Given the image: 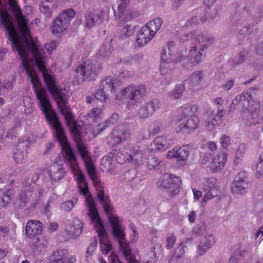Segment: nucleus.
Masks as SVG:
<instances>
[{
	"label": "nucleus",
	"mask_w": 263,
	"mask_h": 263,
	"mask_svg": "<svg viewBox=\"0 0 263 263\" xmlns=\"http://www.w3.org/2000/svg\"><path fill=\"white\" fill-rule=\"evenodd\" d=\"M234 84V80L231 79L228 80L225 84L221 86V88L224 91L230 90L233 86Z\"/></svg>",
	"instance_id": "69168bd1"
},
{
	"label": "nucleus",
	"mask_w": 263,
	"mask_h": 263,
	"mask_svg": "<svg viewBox=\"0 0 263 263\" xmlns=\"http://www.w3.org/2000/svg\"><path fill=\"white\" fill-rule=\"evenodd\" d=\"M114 156V153H110L102 158L101 164L104 171H110L114 168V164L112 163Z\"/></svg>",
	"instance_id": "2f4dec72"
},
{
	"label": "nucleus",
	"mask_w": 263,
	"mask_h": 263,
	"mask_svg": "<svg viewBox=\"0 0 263 263\" xmlns=\"http://www.w3.org/2000/svg\"><path fill=\"white\" fill-rule=\"evenodd\" d=\"M161 63L160 65V72L162 74H165L167 72L170 67V64L172 61L171 59L166 58V49H164L161 53Z\"/></svg>",
	"instance_id": "72a5a7b5"
},
{
	"label": "nucleus",
	"mask_w": 263,
	"mask_h": 263,
	"mask_svg": "<svg viewBox=\"0 0 263 263\" xmlns=\"http://www.w3.org/2000/svg\"><path fill=\"white\" fill-rule=\"evenodd\" d=\"M184 247V245L183 243H181L178 248L175 250L173 255L171 257L170 261H177L184 255L185 253Z\"/></svg>",
	"instance_id": "8fccbe9b"
},
{
	"label": "nucleus",
	"mask_w": 263,
	"mask_h": 263,
	"mask_svg": "<svg viewBox=\"0 0 263 263\" xmlns=\"http://www.w3.org/2000/svg\"><path fill=\"white\" fill-rule=\"evenodd\" d=\"M256 177H260L263 175V162L259 161L256 166Z\"/></svg>",
	"instance_id": "0e129e2a"
},
{
	"label": "nucleus",
	"mask_w": 263,
	"mask_h": 263,
	"mask_svg": "<svg viewBox=\"0 0 263 263\" xmlns=\"http://www.w3.org/2000/svg\"><path fill=\"white\" fill-rule=\"evenodd\" d=\"M146 95V87L145 85H130L122 90L120 94L117 95L116 98L118 100L126 102L128 109H130L135 104L143 101L145 98Z\"/></svg>",
	"instance_id": "39448f33"
},
{
	"label": "nucleus",
	"mask_w": 263,
	"mask_h": 263,
	"mask_svg": "<svg viewBox=\"0 0 263 263\" xmlns=\"http://www.w3.org/2000/svg\"><path fill=\"white\" fill-rule=\"evenodd\" d=\"M203 78L202 72L197 71L192 73L189 78L190 83L193 86H197L200 84Z\"/></svg>",
	"instance_id": "c03bdc74"
},
{
	"label": "nucleus",
	"mask_w": 263,
	"mask_h": 263,
	"mask_svg": "<svg viewBox=\"0 0 263 263\" xmlns=\"http://www.w3.org/2000/svg\"><path fill=\"white\" fill-rule=\"evenodd\" d=\"M90 212V214L88 216L90 220L91 223L98 232L101 251L103 254H107L111 250L112 246L111 243L107 241V233L103 222L101 219L98 212L93 214L92 213V211Z\"/></svg>",
	"instance_id": "6e6552de"
},
{
	"label": "nucleus",
	"mask_w": 263,
	"mask_h": 263,
	"mask_svg": "<svg viewBox=\"0 0 263 263\" xmlns=\"http://www.w3.org/2000/svg\"><path fill=\"white\" fill-rule=\"evenodd\" d=\"M173 141L171 139H166L164 136L157 137L150 144L148 149L152 152H162L166 149Z\"/></svg>",
	"instance_id": "dca6fc26"
},
{
	"label": "nucleus",
	"mask_w": 263,
	"mask_h": 263,
	"mask_svg": "<svg viewBox=\"0 0 263 263\" xmlns=\"http://www.w3.org/2000/svg\"><path fill=\"white\" fill-rule=\"evenodd\" d=\"M257 32V29L256 28H254V26L243 27L239 31V38L241 39L242 37H244L245 39L246 38L247 40H248L250 37H252V34H256Z\"/></svg>",
	"instance_id": "e433bc0d"
},
{
	"label": "nucleus",
	"mask_w": 263,
	"mask_h": 263,
	"mask_svg": "<svg viewBox=\"0 0 263 263\" xmlns=\"http://www.w3.org/2000/svg\"><path fill=\"white\" fill-rule=\"evenodd\" d=\"M42 223L38 220H30L27 223L25 234L29 238L39 236L42 231Z\"/></svg>",
	"instance_id": "aec40b11"
},
{
	"label": "nucleus",
	"mask_w": 263,
	"mask_h": 263,
	"mask_svg": "<svg viewBox=\"0 0 263 263\" xmlns=\"http://www.w3.org/2000/svg\"><path fill=\"white\" fill-rule=\"evenodd\" d=\"M127 154L130 156V160L135 164L140 162L142 159V151H140L139 146L132 144H129L124 147Z\"/></svg>",
	"instance_id": "4be33fe9"
},
{
	"label": "nucleus",
	"mask_w": 263,
	"mask_h": 263,
	"mask_svg": "<svg viewBox=\"0 0 263 263\" xmlns=\"http://www.w3.org/2000/svg\"><path fill=\"white\" fill-rule=\"evenodd\" d=\"M75 12L72 9H68L63 11L59 15L61 20L68 26L72 18L74 16Z\"/></svg>",
	"instance_id": "ea45409f"
},
{
	"label": "nucleus",
	"mask_w": 263,
	"mask_h": 263,
	"mask_svg": "<svg viewBox=\"0 0 263 263\" xmlns=\"http://www.w3.org/2000/svg\"><path fill=\"white\" fill-rule=\"evenodd\" d=\"M13 192L11 189H8L4 193L1 201L4 206L8 205L11 200V196Z\"/></svg>",
	"instance_id": "864d4df0"
},
{
	"label": "nucleus",
	"mask_w": 263,
	"mask_h": 263,
	"mask_svg": "<svg viewBox=\"0 0 263 263\" xmlns=\"http://www.w3.org/2000/svg\"><path fill=\"white\" fill-rule=\"evenodd\" d=\"M216 243L215 237L212 234H207L200 241L197 253L200 256L203 255Z\"/></svg>",
	"instance_id": "6ab92c4d"
},
{
	"label": "nucleus",
	"mask_w": 263,
	"mask_h": 263,
	"mask_svg": "<svg viewBox=\"0 0 263 263\" xmlns=\"http://www.w3.org/2000/svg\"><path fill=\"white\" fill-rule=\"evenodd\" d=\"M127 152L124 147L119 149L116 155V160L118 163L123 164L127 161H131L130 160V156L127 154Z\"/></svg>",
	"instance_id": "4c0bfd02"
},
{
	"label": "nucleus",
	"mask_w": 263,
	"mask_h": 263,
	"mask_svg": "<svg viewBox=\"0 0 263 263\" xmlns=\"http://www.w3.org/2000/svg\"><path fill=\"white\" fill-rule=\"evenodd\" d=\"M28 20L23 15L15 0H0V25L6 31V34L11 42L14 52L18 54L22 64L32 85L38 104L40 98L49 101L46 89L42 87L36 72L34 69V64L42 75L46 86V80L53 81V85L59 88L55 78L49 73L46 67V50L49 54L55 50L58 45L56 41H52L44 46V49L37 47L31 39L28 26Z\"/></svg>",
	"instance_id": "f257e3e1"
},
{
	"label": "nucleus",
	"mask_w": 263,
	"mask_h": 263,
	"mask_svg": "<svg viewBox=\"0 0 263 263\" xmlns=\"http://www.w3.org/2000/svg\"><path fill=\"white\" fill-rule=\"evenodd\" d=\"M14 83V79H12L11 80H6L4 81L0 87V95H4L6 91L11 90L13 88Z\"/></svg>",
	"instance_id": "3c124183"
},
{
	"label": "nucleus",
	"mask_w": 263,
	"mask_h": 263,
	"mask_svg": "<svg viewBox=\"0 0 263 263\" xmlns=\"http://www.w3.org/2000/svg\"><path fill=\"white\" fill-rule=\"evenodd\" d=\"M134 27L129 25H126L123 27L119 32V36L121 39L125 40L132 36L134 33Z\"/></svg>",
	"instance_id": "79ce46f5"
},
{
	"label": "nucleus",
	"mask_w": 263,
	"mask_h": 263,
	"mask_svg": "<svg viewBox=\"0 0 263 263\" xmlns=\"http://www.w3.org/2000/svg\"><path fill=\"white\" fill-rule=\"evenodd\" d=\"M213 158L211 153H205L201 157V163L204 165L208 163L210 164Z\"/></svg>",
	"instance_id": "4d7b16f0"
},
{
	"label": "nucleus",
	"mask_w": 263,
	"mask_h": 263,
	"mask_svg": "<svg viewBox=\"0 0 263 263\" xmlns=\"http://www.w3.org/2000/svg\"><path fill=\"white\" fill-rule=\"evenodd\" d=\"M29 146V141L26 137L18 139L16 146V150L14 153V159L16 162L23 160L27 154V148Z\"/></svg>",
	"instance_id": "a211bd4d"
},
{
	"label": "nucleus",
	"mask_w": 263,
	"mask_h": 263,
	"mask_svg": "<svg viewBox=\"0 0 263 263\" xmlns=\"http://www.w3.org/2000/svg\"><path fill=\"white\" fill-rule=\"evenodd\" d=\"M161 127L162 124L161 123L157 122H154L153 124V126L150 132L153 135L156 134L160 132Z\"/></svg>",
	"instance_id": "e2e57ef3"
},
{
	"label": "nucleus",
	"mask_w": 263,
	"mask_h": 263,
	"mask_svg": "<svg viewBox=\"0 0 263 263\" xmlns=\"http://www.w3.org/2000/svg\"><path fill=\"white\" fill-rule=\"evenodd\" d=\"M176 239L174 235H171L166 240L165 248L167 249H170L174 246Z\"/></svg>",
	"instance_id": "13d9d810"
},
{
	"label": "nucleus",
	"mask_w": 263,
	"mask_h": 263,
	"mask_svg": "<svg viewBox=\"0 0 263 263\" xmlns=\"http://www.w3.org/2000/svg\"><path fill=\"white\" fill-rule=\"evenodd\" d=\"M144 104L146 105V107L152 116L155 112L157 111L161 106L160 102L157 99H153L148 102H145Z\"/></svg>",
	"instance_id": "a18cd8bd"
},
{
	"label": "nucleus",
	"mask_w": 263,
	"mask_h": 263,
	"mask_svg": "<svg viewBox=\"0 0 263 263\" xmlns=\"http://www.w3.org/2000/svg\"><path fill=\"white\" fill-rule=\"evenodd\" d=\"M195 38V41L200 45V50L199 52H196V46H193L190 49L189 53V58L192 63L197 64L203 61L204 58L205 53L203 51L212 45L213 43L214 38L211 35H204L199 30L195 31L188 34L182 35L180 40V42L183 43L187 41L189 39Z\"/></svg>",
	"instance_id": "20e7f679"
},
{
	"label": "nucleus",
	"mask_w": 263,
	"mask_h": 263,
	"mask_svg": "<svg viewBox=\"0 0 263 263\" xmlns=\"http://www.w3.org/2000/svg\"><path fill=\"white\" fill-rule=\"evenodd\" d=\"M154 37L147 27L144 26L137 35L136 44L138 47H141L146 45Z\"/></svg>",
	"instance_id": "412c9836"
},
{
	"label": "nucleus",
	"mask_w": 263,
	"mask_h": 263,
	"mask_svg": "<svg viewBox=\"0 0 263 263\" xmlns=\"http://www.w3.org/2000/svg\"><path fill=\"white\" fill-rule=\"evenodd\" d=\"M128 136V133L126 131L118 132V130L114 131L113 140L116 144L125 141Z\"/></svg>",
	"instance_id": "49530a36"
},
{
	"label": "nucleus",
	"mask_w": 263,
	"mask_h": 263,
	"mask_svg": "<svg viewBox=\"0 0 263 263\" xmlns=\"http://www.w3.org/2000/svg\"><path fill=\"white\" fill-rule=\"evenodd\" d=\"M199 120L196 116H191L187 118L178 125L176 129L177 133H190L196 130L199 126Z\"/></svg>",
	"instance_id": "2eb2a0df"
},
{
	"label": "nucleus",
	"mask_w": 263,
	"mask_h": 263,
	"mask_svg": "<svg viewBox=\"0 0 263 263\" xmlns=\"http://www.w3.org/2000/svg\"><path fill=\"white\" fill-rule=\"evenodd\" d=\"M31 185L32 181H30L29 179H26L25 183V186L23 187L18 199L14 203L16 208L18 209L24 208L30 200L33 194Z\"/></svg>",
	"instance_id": "4468645a"
},
{
	"label": "nucleus",
	"mask_w": 263,
	"mask_h": 263,
	"mask_svg": "<svg viewBox=\"0 0 263 263\" xmlns=\"http://www.w3.org/2000/svg\"><path fill=\"white\" fill-rule=\"evenodd\" d=\"M226 110L222 106H217L216 111H212L205 122V126L209 130L216 128L222 122Z\"/></svg>",
	"instance_id": "ddd939ff"
},
{
	"label": "nucleus",
	"mask_w": 263,
	"mask_h": 263,
	"mask_svg": "<svg viewBox=\"0 0 263 263\" xmlns=\"http://www.w3.org/2000/svg\"><path fill=\"white\" fill-rule=\"evenodd\" d=\"M243 12L247 15L251 16L254 14L256 17H262L263 16V7L260 6L255 11V4L253 2L247 3L243 9Z\"/></svg>",
	"instance_id": "bb28decb"
},
{
	"label": "nucleus",
	"mask_w": 263,
	"mask_h": 263,
	"mask_svg": "<svg viewBox=\"0 0 263 263\" xmlns=\"http://www.w3.org/2000/svg\"><path fill=\"white\" fill-rule=\"evenodd\" d=\"M137 116L140 118L145 119V118H147L151 117L152 115L151 114L148 109L146 107V105H145L144 104H143L139 109L138 112H137Z\"/></svg>",
	"instance_id": "603ef678"
},
{
	"label": "nucleus",
	"mask_w": 263,
	"mask_h": 263,
	"mask_svg": "<svg viewBox=\"0 0 263 263\" xmlns=\"http://www.w3.org/2000/svg\"><path fill=\"white\" fill-rule=\"evenodd\" d=\"M72 224L73 228L72 234L77 237L82 232L83 223L80 219L77 217H75L72 220Z\"/></svg>",
	"instance_id": "37998d69"
},
{
	"label": "nucleus",
	"mask_w": 263,
	"mask_h": 263,
	"mask_svg": "<svg viewBox=\"0 0 263 263\" xmlns=\"http://www.w3.org/2000/svg\"><path fill=\"white\" fill-rule=\"evenodd\" d=\"M119 120V116L117 114H113L105 122L98 125L97 131L99 133L102 132L107 127L116 124Z\"/></svg>",
	"instance_id": "c756f323"
},
{
	"label": "nucleus",
	"mask_w": 263,
	"mask_h": 263,
	"mask_svg": "<svg viewBox=\"0 0 263 263\" xmlns=\"http://www.w3.org/2000/svg\"><path fill=\"white\" fill-rule=\"evenodd\" d=\"M46 80L47 84V88L56 102L60 112L64 116L66 123L71 126V134L73 138L77 143V147L79 154L83 159L89 176L93 181L94 186L97 191V196L99 202L102 205L105 212L108 215L109 220L111 224L112 218L115 217L119 225H121L120 220L117 216L114 214V209L110 203V200L107 194L105 193L104 187L101 182L99 175L93 165L90 153L88 151L87 147L82 142V127L77 125L73 120L71 109L67 104L68 91L65 89H58L53 85V81Z\"/></svg>",
	"instance_id": "f03ea898"
},
{
	"label": "nucleus",
	"mask_w": 263,
	"mask_h": 263,
	"mask_svg": "<svg viewBox=\"0 0 263 263\" xmlns=\"http://www.w3.org/2000/svg\"><path fill=\"white\" fill-rule=\"evenodd\" d=\"M191 147L189 145H183L178 149L177 161L185 162L189 156Z\"/></svg>",
	"instance_id": "473e14b6"
},
{
	"label": "nucleus",
	"mask_w": 263,
	"mask_h": 263,
	"mask_svg": "<svg viewBox=\"0 0 263 263\" xmlns=\"http://www.w3.org/2000/svg\"><path fill=\"white\" fill-rule=\"evenodd\" d=\"M46 120L51 126L53 134L61 146L63 157L72 171L78 172V163L76 155L69 144L63 128L55 112L53 110L50 102L41 99L38 104Z\"/></svg>",
	"instance_id": "7ed1b4c3"
},
{
	"label": "nucleus",
	"mask_w": 263,
	"mask_h": 263,
	"mask_svg": "<svg viewBox=\"0 0 263 263\" xmlns=\"http://www.w3.org/2000/svg\"><path fill=\"white\" fill-rule=\"evenodd\" d=\"M227 161L226 154L222 153L217 155L214 157L210 164V170L214 172L220 171L224 167Z\"/></svg>",
	"instance_id": "b1692460"
},
{
	"label": "nucleus",
	"mask_w": 263,
	"mask_h": 263,
	"mask_svg": "<svg viewBox=\"0 0 263 263\" xmlns=\"http://www.w3.org/2000/svg\"><path fill=\"white\" fill-rule=\"evenodd\" d=\"M30 247L35 251L40 252L47 246L46 240L42 236H37L29 239L28 240Z\"/></svg>",
	"instance_id": "a878e982"
},
{
	"label": "nucleus",
	"mask_w": 263,
	"mask_h": 263,
	"mask_svg": "<svg viewBox=\"0 0 263 263\" xmlns=\"http://www.w3.org/2000/svg\"><path fill=\"white\" fill-rule=\"evenodd\" d=\"M162 24V20L161 18L158 17L147 23L144 27H147L148 30L152 32V35L155 36V33L161 27Z\"/></svg>",
	"instance_id": "58836bf2"
},
{
	"label": "nucleus",
	"mask_w": 263,
	"mask_h": 263,
	"mask_svg": "<svg viewBox=\"0 0 263 263\" xmlns=\"http://www.w3.org/2000/svg\"><path fill=\"white\" fill-rule=\"evenodd\" d=\"M121 84V81L119 78L107 77L103 79L99 84V89L96 93L95 98L101 101H105L108 98L109 93L117 90Z\"/></svg>",
	"instance_id": "1a4fd4ad"
},
{
	"label": "nucleus",
	"mask_w": 263,
	"mask_h": 263,
	"mask_svg": "<svg viewBox=\"0 0 263 263\" xmlns=\"http://www.w3.org/2000/svg\"><path fill=\"white\" fill-rule=\"evenodd\" d=\"M185 90V86L183 84L177 85L175 88L169 93V97L172 99H178L182 96Z\"/></svg>",
	"instance_id": "a19ab883"
},
{
	"label": "nucleus",
	"mask_w": 263,
	"mask_h": 263,
	"mask_svg": "<svg viewBox=\"0 0 263 263\" xmlns=\"http://www.w3.org/2000/svg\"><path fill=\"white\" fill-rule=\"evenodd\" d=\"M77 179L79 182V192L80 194L84 196L85 198V202L86 208L88 210L87 215L90 214V211L92 213L98 212V209L96 207L95 202L89 192L88 186L85 181V176L81 173H78L77 174Z\"/></svg>",
	"instance_id": "9d476101"
},
{
	"label": "nucleus",
	"mask_w": 263,
	"mask_h": 263,
	"mask_svg": "<svg viewBox=\"0 0 263 263\" xmlns=\"http://www.w3.org/2000/svg\"><path fill=\"white\" fill-rule=\"evenodd\" d=\"M50 7V5L41 2L40 5V10L41 12L44 14L50 15L51 14Z\"/></svg>",
	"instance_id": "6e6d98bb"
},
{
	"label": "nucleus",
	"mask_w": 263,
	"mask_h": 263,
	"mask_svg": "<svg viewBox=\"0 0 263 263\" xmlns=\"http://www.w3.org/2000/svg\"><path fill=\"white\" fill-rule=\"evenodd\" d=\"M220 142L223 148L227 147L231 143L230 138L227 135H223L220 139Z\"/></svg>",
	"instance_id": "680f3d73"
},
{
	"label": "nucleus",
	"mask_w": 263,
	"mask_h": 263,
	"mask_svg": "<svg viewBox=\"0 0 263 263\" xmlns=\"http://www.w3.org/2000/svg\"><path fill=\"white\" fill-rule=\"evenodd\" d=\"M98 244V240L96 237H93L91 240L87 251L90 253L93 254L95 251L96 250Z\"/></svg>",
	"instance_id": "bf43d9fd"
},
{
	"label": "nucleus",
	"mask_w": 263,
	"mask_h": 263,
	"mask_svg": "<svg viewBox=\"0 0 263 263\" xmlns=\"http://www.w3.org/2000/svg\"><path fill=\"white\" fill-rule=\"evenodd\" d=\"M205 229V227L203 224H199L196 227L194 228L193 230V234L196 236L201 235L203 233Z\"/></svg>",
	"instance_id": "052dcab7"
},
{
	"label": "nucleus",
	"mask_w": 263,
	"mask_h": 263,
	"mask_svg": "<svg viewBox=\"0 0 263 263\" xmlns=\"http://www.w3.org/2000/svg\"><path fill=\"white\" fill-rule=\"evenodd\" d=\"M250 184L247 180V173L242 171L238 173L232 184L231 191L234 195H244L248 192Z\"/></svg>",
	"instance_id": "9b49d317"
},
{
	"label": "nucleus",
	"mask_w": 263,
	"mask_h": 263,
	"mask_svg": "<svg viewBox=\"0 0 263 263\" xmlns=\"http://www.w3.org/2000/svg\"><path fill=\"white\" fill-rule=\"evenodd\" d=\"M251 99V95L249 92L242 93L235 96L236 103L242 102L241 105L243 106V111L245 110L250 111L252 109L249 106Z\"/></svg>",
	"instance_id": "cd10ccee"
},
{
	"label": "nucleus",
	"mask_w": 263,
	"mask_h": 263,
	"mask_svg": "<svg viewBox=\"0 0 263 263\" xmlns=\"http://www.w3.org/2000/svg\"><path fill=\"white\" fill-rule=\"evenodd\" d=\"M101 113L102 109L100 108L95 107L88 112V116L90 118H92L93 121H96Z\"/></svg>",
	"instance_id": "5fc2aeb1"
},
{
	"label": "nucleus",
	"mask_w": 263,
	"mask_h": 263,
	"mask_svg": "<svg viewBox=\"0 0 263 263\" xmlns=\"http://www.w3.org/2000/svg\"><path fill=\"white\" fill-rule=\"evenodd\" d=\"M68 27L59 16L52 23L51 32L55 34L60 33L65 30Z\"/></svg>",
	"instance_id": "7c9ffc66"
},
{
	"label": "nucleus",
	"mask_w": 263,
	"mask_h": 263,
	"mask_svg": "<svg viewBox=\"0 0 263 263\" xmlns=\"http://www.w3.org/2000/svg\"><path fill=\"white\" fill-rule=\"evenodd\" d=\"M143 61V56L140 54H135L123 60V63L130 66H139Z\"/></svg>",
	"instance_id": "c9c22d12"
},
{
	"label": "nucleus",
	"mask_w": 263,
	"mask_h": 263,
	"mask_svg": "<svg viewBox=\"0 0 263 263\" xmlns=\"http://www.w3.org/2000/svg\"><path fill=\"white\" fill-rule=\"evenodd\" d=\"M103 13L100 10H95L93 12L89 13L86 17V26L92 27L94 25H98L103 19Z\"/></svg>",
	"instance_id": "5701e85b"
},
{
	"label": "nucleus",
	"mask_w": 263,
	"mask_h": 263,
	"mask_svg": "<svg viewBox=\"0 0 263 263\" xmlns=\"http://www.w3.org/2000/svg\"><path fill=\"white\" fill-rule=\"evenodd\" d=\"M164 164L162 160L153 155H149L147 159V166L149 170H159Z\"/></svg>",
	"instance_id": "f704fd0d"
},
{
	"label": "nucleus",
	"mask_w": 263,
	"mask_h": 263,
	"mask_svg": "<svg viewBox=\"0 0 263 263\" xmlns=\"http://www.w3.org/2000/svg\"><path fill=\"white\" fill-rule=\"evenodd\" d=\"M112 235L119 243L120 250L128 260V263H139L135 256L132 254L131 250L125 240L124 228L118 224L117 220H111Z\"/></svg>",
	"instance_id": "0eeeda50"
},
{
	"label": "nucleus",
	"mask_w": 263,
	"mask_h": 263,
	"mask_svg": "<svg viewBox=\"0 0 263 263\" xmlns=\"http://www.w3.org/2000/svg\"><path fill=\"white\" fill-rule=\"evenodd\" d=\"M130 0H118V9L120 14L119 18L123 20L124 22H128L132 18L137 16L136 12H131L126 9L129 3Z\"/></svg>",
	"instance_id": "f3484780"
},
{
	"label": "nucleus",
	"mask_w": 263,
	"mask_h": 263,
	"mask_svg": "<svg viewBox=\"0 0 263 263\" xmlns=\"http://www.w3.org/2000/svg\"><path fill=\"white\" fill-rule=\"evenodd\" d=\"M112 52V47L108 42H104L102 46L99 49L97 53V56L98 60L97 61L101 60L102 59H105L109 57Z\"/></svg>",
	"instance_id": "c85d7f7f"
},
{
	"label": "nucleus",
	"mask_w": 263,
	"mask_h": 263,
	"mask_svg": "<svg viewBox=\"0 0 263 263\" xmlns=\"http://www.w3.org/2000/svg\"><path fill=\"white\" fill-rule=\"evenodd\" d=\"M48 172L51 178L55 181L61 179L65 174L63 165L58 162L52 163L49 168Z\"/></svg>",
	"instance_id": "393cba45"
},
{
	"label": "nucleus",
	"mask_w": 263,
	"mask_h": 263,
	"mask_svg": "<svg viewBox=\"0 0 263 263\" xmlns=\"http://www.w3.org/2000/svg\"><path fill=\"white\" fill-rule=\"evenodd\" d=\"M189 109L190 108L189 104H185L182 108V115L184 116L185 118H189V117H191V113Z\"/></svg>",
	"instance_id": "774afa93"
},
{
	"label": "nucleus",
	"mask_w": 263,
	"mask_h": 263,
	"mask_svg": "<svg viewBox=\"0 0 263 263\" xmlns=\"http://www.w3.org/2000/svg\"><path fill=\"white\" fill-rule=\"evenodd\" d=\"M78 198L76 197L72 198V200L66 201L60 205V209L67 212H70L77 203Z\"/></svg>",
	"instance_id": "de8ad7c7"
},
{
	"label": "nucleus",
	"mask_w": 263,
	"mask_h": 263,
	"mask_svg": "<svg viewBox=\"0 0 263 263\" xmlns=\"http://www.w3.org/2000/svg\"><path fill=\"white\" fill-rule=\"evenodd\" d=\"M246 150V146L244 144H240L237 147L235 155L243 157Z\"/></svg>",
	"instance_id": "338daca9"
},
{
	"label": "nucleus",
	"mask_w": 263,
	"mask_h": 263,
	"mask_svg": "<svg viewBox=\"0 0 263 263\" xmlns=\"http://www.w3.org/2000/svg\"><path fill=\"white\" fill-rule=\"evenodd\" d=\"M67 251L65 249L58 250L54 252L52 255L50 256V260L54 261L57 260H63L67 259Z\"/></svg>",
	"instance_id": "09e8293b"
},
{
	"label": "nucleus",
	"mask_w": 263,
	"mask_h": 263,
	"mask_svg": "<svg viewBox=\"0 0 263 263\" xmlns=\"http://www.w3.org/2000/svg\"><path fill=\"white\" fill-rule=\"evenodd\" d=\"M101 62L99 61H87L76 70L74 83L81 84L84 81H95L101 71Z\"/></svg>",
	"instance_id": "423d86ee"
},
{
	"label": "nucleus",
	"mask_w": 263,
	"mask_h": 263,
	"mask_svg": "<svg viewBox=\"0 0 263 263\" xmlns=\"http://www.w3.org/2000/svg\"><path fill=\"white\" fill-rule=\"evenodd\" d=\"M180 178L168 173L164 174L162 176L161 186L170 190L171 196L177 194L179 192Z\"/></svg>",
	"instance_id": "f8f14e48"
}]
</instances>
